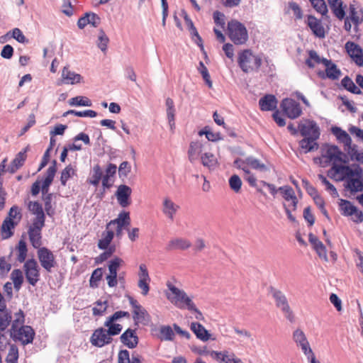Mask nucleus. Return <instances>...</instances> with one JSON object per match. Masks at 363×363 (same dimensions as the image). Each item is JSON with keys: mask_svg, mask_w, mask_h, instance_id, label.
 I'll return each instance as SVG.
<instances>
[{"mask_svg": "<svg viewBox=\"0 0 363 363\" xmlns=\"http://www.w3.org/2000/svg\"><path fill=\"white\" fill-rule=\"evenodd\" d=\"M227 34L230 40L236 45L246 43L248 40V33L246 27L241 22L232 19L228 22Z\"/></svg>", "mask_w": 363, "mask_h": 363, "instance_id": "1", "label": "nucleus"}, {"mask_svg": "<svg viewBox=\"0 0 363 363\" xmlns=\"http://www.w3.org/2000/svg\"><path fill=\"white\" fill-rule=\"evenodd\" d=\"M167 286L171 291V294L167 295V298L172 303L180 309H194V302L184 290L179 289L170 282H168Z\"/></svg>", "mask_w": 363, "mask_h": 363, "instance_id": "2", "label": "nucleus"}, {"mask_svg": "<svg viewBox=\"0 0 363 363\" xmlns=\"http://www.w3.org/2000/svg\"><path fill=\"white\" fill-rule=\"evenodd\" d=\"M238 65L245 73L253 70H257L262 64L261 59L253 55L249 49L242 51L238 56Z\"/></svg>", "mask_w": 363, "mask_h": 363, "instance_id": "3", "label": "nucleus"}, {"mask_svg": "<svg viewBox=\"0 0 363 363\" xmlns=\"http://www.w3.org/2000/svg\"><path fill=\"white\" fill-rule=\"evenodd\" d=\"M339 210L343 216H351L353 222L356 223L363 222L362 211L359 209L351 201L340 199L339 201Z\"/></svg>", "mask_w": 363, "mask_h": 363, "instance_id": "4", "label": "nucleus"}, {"mask_svg": "<svg viewBox=\"0 0 363 363\" xmlns=\"http://www.w3.org/2000/svg\"><path fill=\"white\" fill-rule=\"evenodd\" d=\"M280 108L283 115L292 120L298 118L303 113L300 104L291 98L283 99Z\"/></svg>", "mask_w": 363, "mask_h": 363, "instance_id": "5", "label": "nucleus"}, {"mask_svg": "<svg viewBox=\"0 0 363 363\" xmlns=\"http://www.w3.org/2000/svg\"><path fill=\"white\" fill-rule=\"evenodd\" d=\"M298 130L303 138L313 137L318 139L320 135V128L317 123L311 119L303 118L298 123Z\"/></svg>", "mask_w": 363, "mask_h": 363, "instance_id": "6", "label": "nucleus"}, {"mask_svg": "<svg viewBox=\"0 0 363 363\" xmlns=\"http://www.w3.org/2000/svg\"><path fill=\"white\" fill-rule=\"evenodd\" d=\"M274 300L277 308L281 310L284 317L289 322H294V315L286 296L281 291L274 289Z\"/></svg>", "mask_w": 363, "mask_h": 363, "instance_id": "7", "label": "nucleus"}, {"mask_svg": "<svg viewBox=\"0 0 363 363\" xmlns=\"http://www.w3.org/2000/svg\"><path fill=\"white\" fill-rule=\"evenodd\" d=\"M35 335V332L30 325H22L16 332L10 331V337L14 341H21L23 345L32 343Z\"/></svg>", "mask_w": 363, "mask_h": 363, "instance_id": "8", "label": "nucleus"}, {"mask_svg": "<svg viewBox=\"0 0 363 363\" xmlns=\"http://www.w3.org/2000/svg\"><path fill=\"white\" fill-rule=\"evenodd\" d=\"M37 255L40 265L48 272H51L52 269L57 266L53 252L48 247H40L37 251Z\"/></svg>", "mask_w": 363, "mask_h": 363, "instance_id": "9", "label": "nucleus"}, {"mask_svg": "<svg viewBox=\"0 0 363 363\" xmlns=\"http://www.w3.org/2000/svg\"><path fill=\"white\" fill-rule=\"evenodd\" d=\"M123 263V260L118 257H115L108 262V268L109 274L106 275V279L109 287L113 288L117 286L118 271Z\"/></svg>", "mask_w": 363, "mask_h": 363, "instance_id": "10", "label": "nucleus"}, {"mask_svg": "<svg viewBox=\"0 0 363 363\" xmlns=\"http://www.w3.org/2000/svg\"><path fill=\"white\" fill-rule=\"evenodd\" d=\"M26 278L28 282L35 286L39 280V267L36 260L33 258L28 259L24 264Z\"/></svg>", "mask_w": 363, "mask_h": 363, "instance_id": "11", "label": "nucleus"}, {"mask_svg": "<svg viewBox=\"0 0 363 363\" xmlns=\"http://www.w3.org/2000/svg\"><path fill=\"white\" fill-rule=\"evenodd\" d=\"M113 338L106 334V329L101 327L96 329L90 337L92 345L102 347L111 343Z\"/></svg>", "mask_w": 363, "mask_h": 363, "instance_id": "12", "label": "nucleus"}, {"mask_svg": "<svg viewBox=\"0 0 363 363\" xmlns=\"http://www.w3.org/2000/svg\"><path fill=\"white\" fill-rule=\"evenodd\" d=\"M132 189L125 184H121L115 193V196L119 205L123 208H126L131 203L130 196Z\"/></svg>", "mask_w": 363, "mask_h": 363, "instance_id": "13", "label": "nucleus"}, {"mask_svg": "<svg viewBox=\"0 0 363 363\" xmlns=\"http://www.w3.org/2000/svg\"><path fill=\"white\" fill-rule=\"evenodd\" d=\"M182 14L186 24L187 28L190 32L191 38L194 40L195 43L200 48L201 50L206 54V52H204L203 40L200 35L199 34L196 28L194 26L192 20L190 18V17L189 16L185 10L182 11Z\"/></svg>", "mask_w": 363, "mask_h": 363, "instance_id": "14", "label": "nucleus"}, {"mask_svg": "<svg viewBox=\"0 0 363 363\" xmlns=\"http://www.w3.org/2000/svg\"><path fill=\"white\" fill-rule=\"evenodd\" d=\"M121 342L129 349L135 348L139 342L138 336L136 334V328L126 329L120 337Z\"/></svg>", "mask_w": 363, "mask_h": 363, "instance_id": "15", "label": "nucleus"}, {"mask_svg": "<svg viewBox=\"0 0 363 363\" xmlns=\"http://www.w3.org/2000/svg\"><path fill=\"white\" fill-rule=\"evenodd\" d=\"M306 23L315 37L319 38H325V31L320 20H318L313 15H308Z\"/></svg>", "mask_w": 363, "mask_h": 363, "instance_id": "16", "label": "nucleus"}, {"mask_svg": "<svg viewBox=\"0 0 363 363\" xmlns=\"http://www.w3.org/2000/svg\"><path fill=\"white\" fill-rule=\"evenodd\" d=\"M324 66L325 67V72L319 71L318 72L319 77L321 79L328 78L332 80H336L339 79L342 72L335 63L332 62L331 60H329L328 63H326Z\"/></svg>", "mask_w": 363, "mask_h": 363, "instance_id": "17", "label": "nucleus"}, {"mask_svg": "<svg viewBox=\"0 0 363 363\" xmlns=\"http://www.w3.org/2000/svg\"><path fill=\"white\" fill-rule=\"evenodd\" d=\"M293 339L294 342L301 347L305 355L312 354L313 351L309 345L307 338L304 333L300 330L296 329L293 333Z\"/></svg>", "mask_w": 363, "mask_h": 363, "instance_id": "18", "label": "nucleus"}, {"mask_svg": "<svg viewBox=\"0 0 363 363\" xmlns=\"http://www.w3.org/2000/svg\"><path fill=\"white\" fill-rule=\"evenodd\" d=\"M330 132L335 136L339 143H343L349 149L352 147V138L345 130L339 126L333 125L330 128Z\"/></svg>", "mask_w": 363, "mask_h": 363, "instance_id": "19", "label": "nucleus"}, {"mask_svg": "<svg viewBox=\"0 0 363 363\" xmlns=\"http://www.w3.org/2000/svg\"><path fill=\"white\" fill-rule=\"evenodd\" d=\"M190 329L195 334L196 338L203 342H206L211 339V334L200 323L192 322L190 325ZM212 340L215 339L212 338Z\"/></svg>", "mask_w": 363, "mask_h": 363, "instance_id": "20", "label": "nucleus"}, {"mask_svg": "<svg viewBox=\"0 0 363 363\" xmlns=\"http://www.w3.org/2000/svg\"><path fill=\"white\" fill-rule=\"evenodd\" d=\"M308 240L313 245V249L315 250L318 256L327 261V250L323 242L320 241L318 238L312 233L308 234Z\"/></svg>", "mask_w": 363, "mask_h": 363, "instance_id": "21", "label": "nucleus"}, {"mask_svg": "<svg viewBox=\"0 0 363 363\" xmlns=\"http://www.w3.org/2000/svg\"><path fill=\"white\" fill-rule=\"evenodd\" d=\"M328 4L337 18L342 20L346 16L345 6H343L342 0H327Z\"/></svg>", "mask_w": 363, "mask_h": 363, "instance_id": "22", "label": "nucleus"}, {"mask_svg": "<svg viewBox=\"0 0 363 363\" xmlns=\"http://www.w3.org/2000/svg\"><path fill=\"white\" fill-rule=\"evenodd\" d=\"M118 363H141L140 356L136 352H132L130 358V352L127 350H122L118 352Z\"/></svg>", "mask_w": 363, "mask_h": 363, "instance_id": "23", "label": "nucleus"}, {"mask_svg": "<svg viewBox=\"0 0 363 363\" xmlns=\"http://www.w3.org/2000/svg\"><path fill=\"white\" fill-rule=\"evenodd\" d=\"M283 198L286 201H291V205L293 207V211H295L297 207L298 199L294 194L293 189L289 186H281L278 189Z\"/></svg>", "mask_w": 363, "mask_h": 363, "instance_id": "24", "label": "nucleus"}, {"mask_svg": "<svg viewBox=\"0 0 363 363\" xmlns=\"http://www.w3.org/2000/svg\"><path fill=\"white\" fill-rule=\"evenodd\" d=\"M325 146L327 147L325 153L322 154V157L326 158L327 163L331 162H336L337 158H338L339 155H340V149L336 145H329L325 144Z\"/></svg>", "mask_w": 363, "mask_h": 363, "instance_id": "25", "label": "nucleus"}, {"mask_svg": "<svg viewBox=\"0 0 363 363\" xmlns=\"http://www.w3.org/2000/svg\"><path fill=\"white\" fill-rule=\"evenodd\" d=\"M318 139H313V137L303 138L299 141L300 147L303 150L305 154L318 150L319 147L318 143L316 142Z\"/></svg>", "mask_w": 363, "mask_h": 363, "instance_id": "26", "label": "nucleus"}, {"mask_svg": "<svg viewBox=\"0 0 363 363\" xmlns=\"http://www.w3.org/2000/svg\"><path fill=\"white\" fill-rule=\"evenodd\" d=\"M130 224V213L128 211H123L118 214L116 218L111 220L106 224V229H108L112 225H117L126 228Z\"/></svg>", "mask_w": 363, "mask_h": 363, "instance_id": "27", "label": "nucleus"}, {"mask_svg": "<svg viewBox=\"0 0 363 363\" xmlns=\"http://www.w3.org/2000/svg\"><path fill=\"white\" fill-rule=\"evenodd\" d=\"M62 77L65 84H75L79 83L82 79V77L79 74L71 72L67 67L63 68Z\"/></svg>", "mask_w": 363, "mask_h": 363, "instance_id": "28", "label": "nucleus"}, {"mask_svg": "<svg viewBox=\"0 0 363 363\" xmlns=\"http://www.w3.org/2000/svg\"><path fill=\"white\" fill-rule=\"evenodd\" d=\"M165 105L167 106V116L168 123L171 130L173 131L175 128L174 117L176 113L174 101L171 98H167L165 101Z\"/></svg>", "mask_w": 363, "mask_h": 363, "instance_id": "29", "label": "nucleus"}, {"mask_svg": "<svg viewBox=\"0 0 363 363\" xmlns=\"http://www.w3.org/2000/svg\"><path fill=\"white\" fill-rule=\"evenodd\" d=\"M133 318L134 320V325L138 326L139 323L143 325H147L150 320V315L143 307L139 311H133Z\"/></svg>", "mask_w": 363, "mask_h": 363, "instance_id": "30", "label": "nucleus"}, {"mask_svg": "<svg viewBox=\"0 0 363 363\" xmlns=\"http://www.w3.org/2000/svg\"><path fill=\"white\" fill-rule=\"evenodd\" d=\"M18 225V221L4 219L1 225L2 238L8 239L13 236V230Z\"/></svg>", "mask_w": 363, "mask_h": 363, "instance_id": "31", "label": "nucleus"}, {"mask_svg": "<svg viewBox=\"0 0 363 363\" xmlns=\"http://www.w3.org/2000/svg\"><path fill=\"white\" fill-rule=\"evenodd\" d=\"M191 246V242L183 238H176L169 241L166 249L168 251L173 250H186Z\"/></svg>", "mask_w": 363, "mask_h": 363, "instance_id": "32", "label": "nucleus"}, {"mask_svg": "<svg viewBox=\"0 0 363 363\" xmlns=\"http://www.w3.org/2000/svg\"><path fill=\"white\" fill-rule=\"evenodd\" d=\"M313 60L317 64H323L325 65L326 63H328V60L327 58L320 57L316 51L313 50H311L308 51V58L306 60V65L309 68H313L315 67L314 63L312 62Z\"/></svg>", "mask_w": 363, "mask_h": 363, "instance_id": "33", "label": "nucleus"}, {"mask_svg": "<svg viewBox=\"0 0 363 363\" xmlns=\"http://www.w3.org/2000/svg\"><path fill=\"white\" fill-rule=\"evenodd\" d=\"M341 85L345 89H346L347 91H350L352 94L357 95L362 94V91L360 89V88H359L352 80V79L348 76H345L341 80Z\"/></svg>", "mask_w": 363, "mask_h": 363, "instance_id": "34", "label": "nucleus"}, {"mask_svg": "<svg viewBox=\"0 0 363 363\" xmlns=\"http://www.w3.org/2000/svg\"><path fill=\"white\" fill-rule=\"evenodd\" d=\"M345 188L349 189L352 194L363 191V179H350L347 180Z\"/></svg>", "mask_w": 363, "mask_h": 363, "instance_id": "35", "label": "nucleus"}, {"mask_svg": "<svg viewBox=\"0 0 363 363\" xmlns=\"http://www.w3.org/2000/svg\"><path fill=\"white\" fill-rule=\"evenodd\" d=\"M202 149L201 143L199 142H191L188 150L189 160L194 162L197 159V156L201 153Z\"/></svg>", "mask_w": 363, "mask_h": 363, "instance_id": "36", "label": "nucleus"}, {"mask_svg": "<svg viewBox=\"0 0 363 363\" xmlns=\"http://www.w3.org/2000/svg\"><path fill=\"white\" fill-rule=\"evenodd\" d=\"M164 209L163 212L165 215L168 216V218L171 220H173V215L177 212V209L179 208V206H177L169 199H165L163 202Z\"/></svg>", "mask_w": 363, "mask_h": 363, "instance_id": "37", "label": "nucleus"}, {"mask_svg": "<svg viewBox=\"0 0 363 363\" xmlns=\"http://www.w3.org/2000/svg\"><path fill=\"white\" fill-rule=\"evenodd\" d=\"M104 325L107 328L106 334L111 337L120 334L123 329V326L121 324L110 322L107 320L104 322Z\"/></svg>", "mask_w": 363, "mask_h": 363, "instance_id": "38", "label": "nucleus"}, {"mask_svg": "<svg viewBox=\"0 0 363 363\" xmlns=\"http://www.w3.org/2000/svg\"><path fill=\"white\" fill-rule=\"evenodd\" d=\"M104 269L101 267L94 269L89 279V286L92 289L99 287V281L101 280L103 277Z\"/></svg>", "mask_w": 363, "mask_h": 363, "instance_id": "39", "label": "nucleus"}, {"mask_svg": "<svg viewBox=\"0 0 363 363\" xmlns=\"http://www.w3.org/2000/svg\"><path fill=\"white\" fill-rule=\"evenodd\" d=\"M159 338L161 340L172 341L174 338V333L169 325H162L160 328Z\"/></svg>", "mask_w": 363, "mask_h": 363, "instance_id": "40", "label": "nucleus"}, {"mask_svg": "<svg viewBox=\"0 0 363 363\" xmlns=\"http://www.w3.org/2000/svg\"><path fill=\"white\" fill-rule=\"evenodd\" d=\"M69 104L72 106H91V101L86 96H78L70 99Z\"/></svg>", "mask_w": 363, "mask_h": 363, "instance_id": "41", "label": "nucleus"}, {"mask_svg": "<svg viewBox=\"0 0 363 363\" xmlns=\"http://www.w3.org/2000/svg\"><path fill=\"white\" fill-rule=\"evenodd\" d=\"M199 135H205L208 141L216 142L220 140L223 138L220 136V133H213L208 126H205L203 129L199 130Z\"/></svg>", "mask_w": 363, "mask_h": 363, "instance_id": "42", "label": "nucleus"}, {"mask_svg": "<svg viewBox=\"0 0 363 363\" xmlns=\"http://www.w3.org/2000/svg\"><path fill=\"white\" fill-rule=\"evenodd\" d=\"M68 115H74L78 117H90L94 118L97 116V113L93 110H85V111H76V110H69L65 112L62 115L63 117H66Z\"/></svg>", "mask_w": 363, "mask_h": 363, "instance_id": "43", "label": "nucleus"}, {"mask_svg": "<svg viewBox=\"0 0 363 363\" xmlns=\"http://www.w3.org/2000/svg\"><path fill=\"white\" fill-rule=\"evenodd\" d=\"M28 234L29 236V240L34 248L39 249L41 245V232H37L33 230L32 229H28Z\"/></svg>", "mask_w": 363, "mask_h": 363, "instance_id": "44", "label": "nucleus"}, {"mask_svg": "<svg viewBox=\"0 0 363 363\" xmlns=\"http://www.w3.org/2000/svg\"><path fill=\"white\" fill-rule=\"evenodd\" d=\"M0 314V332L6 330L12 320L11 311L6 310Z\"/></svg>", "mask_w": 363, "mask_h": 363, "instance_id": "45", "label": "nucleus"}, {"mask_svg": "<svg viewBox=\"0 0 363 363\" xmlns=\"http://www.w3.org/2000/svg\"><path fill=\"white\" fill-rule=\"evenodd\" d=\"M198 71L201 74L203 81L208 88H212L213 83L207 67L202 61L199 63Z\"/></svg>", "mask_w": 363, "mask_h": 363, "instance_id": "46", "label": "nucleus"}, {"mask_svg": "<svg viewBox=\"0 0 363 363\" xmlns=\"http://www.w3.org/2000/svg\"><path fill=\"white\" fill-rule=\"evenodd\" d=\"M201 163L209 169L214 168L217 164V159L212 153H204L201 157Z\"/></svg>", "mask_w": 363, "mask_h": 363, "instance_id": "47", "label": "nucleus"}, {"mask_svg": "<svg viewBox=\"0 0 363 363\" xmlns=\"http://www.w3.org/2000/svg\"><path fill=\"white\" fill-rule=\"evenodd\" d=\"M349 19L354 23L355 28H357L363 22V16L359 18L357 16V11H356L355 6L354 4H350L349 6Z\"/></svg>", "mask_w": 363, "mask_h": 363, "instance_id": "48", "label": "nucleus"}, {"mask_svg": "<svg viewBox=\"0 0 363 363\" xmlns=\"http://www.w3.org/2000/svg\"><path fill=\"white\" fill-rule=\"evenodd\" d=\"M259 105L262 111H272V94L262 97L259 101Z\"/></svg>", "mask_w": 363, "mask_h": 363, "instance_id": "49", "label": "nucleus"}, {"mask_svg": "<svg viewBox=\"0 0 363 363\" xmlns=\"http://www.w3.org/2000/svg\"><path fill=\"white\" fill-rule=\"evenodd\" d=\"M362 173V168L358 164H352V167L348 166L347 174V179H353L354 177H356L357 179H361Z\"/></svg>", "mask_w": 363, "mask_h": 363, "instance_id": "50", "label": "nucleus"}, {"mask_svg": "<svg viewBox=\"0 0 363 363\" xmlns=\"http://www.w3.org/2000/svg\"><path fill=\"white\" fill-rule=\"evenodd\" d=\"M16 250L18 252L17 260L21 263L23 262L26 260L28 252L27 244L26 241L23 240H20L16 247Z\"/></svg>", "mask_w": 363, "mask_h": 363, "instance_id": "51", "label": "nucleus"}, {"mask_svg": "<svg viewBox=\"0 0 363 363\" xmlns=\"http://www.w3.org/2000/svg\"><path fill=\"white\" fill-rule=\"evenodd\" d=\"M313 8L323 16L327 15L328 9L325 0H309Z\"/></svg>", "mask_w": 363, "mask_h": 363, "instance_id": "52", "label": "nucleus"}, {"mask_svg": "<svg viewBox=\"0 0 363 363\" xmlns=\"http://www.w3.org/2000/svg\"><path fill=\"white\" fill-rule=\"evenodd\" d=\"M22 218L21 209L16 205L13 206L9 211L8 212V215L5 219L9 220H16L18 221V223Z\"/></svg>", "mask_w": 363, "mask_h": 363, "instance_id": "53", "label": "nucleus"}, {"mask_svg": "<svg viewBox=\"0 0 363 363\" xmlns=\"http://www.w3.org/2000/svg\"><path fill=\"white\" fill-rule=\"evenodd\" d=\"M18 347L12 344L10 345L8 354L6 357V363H18Z\"/></svg>", "mask_w": 363, "mask_h": 363, "instance_id": "54", "label": "nucleus"}, {"mask_svg": "<svg viewBox=\"0 0 363 363\" xmlns=\"http://www.w3.org/2000/svg\"><path fill=\"white\" fill-rule=\"evenodd\" d=\"M109 42V38L105 33L103 29L99 30L98 40H97V46L102 51L106 52L107 50V45Z\"/></svg>", "mask_w": 363, "mask_h": 363, "instance_id": "55", "label": "nucleus"}, {"mask_svg": "<svg viewBox=\"0 0 363 363\" xmlns=\"http://www.w3.org/2000/svg\"><path fill=\"white\" fill-rule=\"evenodd\" d=\"M28 208L35 216H45L42 204L38 201H30Z\"/></svg>", "mask_w": 363, "mask_h": 363, "instance_id": "56", "label": "nucleus"}, {"mask_svg": "<svg viewBox=\"0 0 363 363\" xmlns=\"http://www.w3.org/2000/svg\"><path fill=\"white\" fill-rule=\"evenodd\" d=\"M103 172L101 167L96 164L93 168L92 179L89 181V183L93 186H98L101 179H102Z\"/></svg>", "mask_w": 363, "mask_h": 363, "instance_id": "57", "label": "nucleus"}, {"mask_svg": "<svg viewBox=\"0 0 363 363\" xmlns=\"http://www.w3.org/2000/svg\"><path fill=\"white\" fill-rule=\"evenodd\" d=\"M75 170L71 164L67 165L61 172L60 182L62 186H66L68 179L75 174Z\"/></svg>", "mask_w": 363, "mask_h": 363, "instance_id": "58", "label": "nucleus"}, {"mask_svg": "<svg viewBox=\"0 0 363 363\" xmlns=\"http://www.w3.org/2000/svg\"><path fill=\"white\" fill-rule=\"evenodd\" d=\"M318 177L321 181L322 184L325 186L326 190L330 191L333 197H337L339 196L335 186L331 184L324 175L320 174L318 175Z\"/></svg>", "mask_w": 363, "mask_h": 363, "instance_id": "59", "label": "nucleus"}, {"mask_svg": "<svg viewBox=\"0 0 363 363\" xmlns=\"http://www.w3.org/2000/svg\"><path fill=\"white\" fill-rule=\"evenodd\" d=\"M45 216H35L32 222V225L29 227L28 229H32L33 230L37 232H41L42 229L45 226Z\"/></svg>", "mask_w": 363, "mask_h": 363, "instance_id": "60", "label": "nucleus"}, {"mask_svg": "<svg viewBox=\"0 0 363 363\" xmlns=\"http://www.w3.org/2000/svg\"><path fill=\"white\" fill-rule=\"evenodd\" d=\"M30 150V146L27 145L23 150L20 151L12 160L13 163L21 167L27 158V152Z\"/></svg>", "mask_w": 363, "mask_h": 363, "instance_id": "61", "label": "nucleus"}, {"mask_svg": "<svg viewBox=\"0 0 363 363\" xmlns=\"http://www.w3.org/2000/svg\"><path fill=\"white\" fill-rule=\"evenodd\" d=\"M52 196L53 194L50 193L45 195V196H43L45 213L50 217H52L55 213V209L52 206Z\"/></svg>", "mask_w": 363, "mask_h": 363, "instance_id": "62", "label": "nucleus"}, {"mask_svg": "<svg viewBox=\"0 0 363 363\" xmlns=\"http://www.w3.org/2000/svg\"><path fill=\"white\" fill-rule=\"evenodd\" d=\"M230 189L235 193H238L242 186V181L240 177L237 174L232 175L228 180Z\"/></svg>", "mask_w": 363, "mask_h": 363, "instance_id": "63", "label": "nucleus"}, {"mask_svg": "<svg viewBox=\"0 0 363 363\" xmlns=\"http://www.w3.org/2000/svg\"><path fill=\"white\" fill-rule=\"evenodd\" d=\"M345 49L351 58H354L353 56L354 55L360 53V52L363 50L358 44L352 41H348L346 43Z\"/></svg>", "mask_w": 363, "mask_h": 363, "instance_id": "64", "label": "nucleus"}]
</instances>
